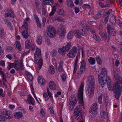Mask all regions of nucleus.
<instances>
[{
    "label": "nucleus",
    "instance_id": "f257e3e1",
    "mask_svg": "<svg viewBox=\"0 0 122 122\" xmlns=\"http://www.w3.org/2000/svg\"><path fill=\"white\" fill-rule=\"evenodd\" d=\"M115 81L116 83L114 84L113 88L111 86V81L110 82H108L107 80L104 81L105 84L106 82L107 85V87L109 90L112 91V90L114 93L115 98L117 100L119 99V96L122 92V80L121 78L118 75V72L116 70L114 71Z\"/></svg>",
    "mask_w": 122,
    "mask_h": 122
},
{
    "label": "nucleus",
    "instance_id": "f03ea898",
    "mask_svg": "<svg viewBox=\"0 0 122 122\" xmlns=\"http://www.w3.org/2000/svg\"><path fill=\"white\" fill-rule=\"evenodd\" d=\"M87 84L88 86V89L86 93L88 97L91 98L93 97L94 94V85L95 80L93 76L92 75L89 76L87 78Z\"/></svg>",
    "mask_w": 122,
    "mask_h": 122
},
{
    "label": "nucleus",
    "instance_id": "7ed1b4c3",
    "mask_svg": "<svg viewBox=\"0 0 122 122\" xmlns=\"http://www.w3.org/2000/svg\"><path fill=\"white\" fill-rule=\"evenodd\" d=\"M107 71L106 69L102 68L101 71V74L100 75V86L102 87H103L105 85V82L104 81L107 80L108 82H110V79L109 76L107 75Z\"/></svg>",
    "mask_w": 122,
    "mask_h": 122
},
{
    "label": "nucleus",
    "instance_id": "20e7f679",
    "mask_svg": "<svg viewBox=\"0 0 122 122\" xmlns=\"http://www.w3.org/2000/svg\"><path fill=\"white\" fill-rule=\"evenodd\" d=\"M34 56V62L36 64L37 63L38 66L37 68V69L40 70L42 67L43 63L41 50L38 48H36Z\"/></svg>",
    "mask_w": 122,
    "mask_h": 122
},
{
    "label": "nucleus",
    "instance_id": "39448f33",
    "mask_svg": "<svg viewBox=\"0 0 122 122\" xmlns=\"http://www.w3.org/2000/svg\"><path fill=\"white\" fill-rule=\"evenodd\" d=\"M97 103H94L92 105L90 108L89 114L90 118H94L96 116L97 113Z\"/></svg>",
    "mask_w": 122,
    "mask_h": 122
},
{
    "label": "nucleus",
    "instance_id": "423d86ee",
    "mask_svg": "<svg viewBox=\"0 0 122 122\" xmlns=\"http://www.w3.org/2000/svg\"><path fill=\"white\" fill-rule=\"evenodd\" d=\"M84 84H81L78 90V97L79 100V104L81 106H83L84 103L83 100V90L84 87Z\"/></svg>",
    "mask_w": 122,
    "mask_h": 122
},
{
    "label": "nucleus",
    "instance_id": "0eeeda50",
    "mask_svg": "<svg viewBox=\"0 0 122 122\" xmlns=\"http://www.w3.org/2000/svg\"><path fill=\"white\" fill-rule=\"evenodd\" d=\"M74 113L76 119L77 120H81L82 118V111L79 107H77L75 108Z\"/></svg>",
    "mask_w": 122,
    "mask_h": 122
},
{
    "label": "nucleus",
    "instance_id": "6e6552de",
    "mask_svg": "<svg viewBox=\"0 0 122 122\" xmlns=\"http://www.w3.org/2000/svg\"><path fill=\"white\" fill-rule=\"evenodd\" d=\"M47 34L50 37L54 38L56 33V30L51 25L48 26L47 30Z\"/></svg>",
    "mask_w": 122,
    "mask_h": 122
},
{
    "label": "nucleus",
    "instance_id": "1a4fd4ad",
    "mask_svg": "<svg viewBox=\"0 0 122 122\" xmlns=\"http://www.w3.org/2000/svg\"><path fill=\"white\" fill-rule=\"evenodd\" d=\"M77 48L76 46L73 47L69 51L67 54V56L70 58L74 57L77 53Z\"/></svg>",
    "mask_w": 122,
    "mask_h": 122
},
{
    "label": "nucleus",
    "instance_id": "9d476101",
    "mask_svg": "<svg viewBox=\"0 0 122 122\" xmlns=\"http://www.w3.org/2000/svg\"><path fill=\"white\" fill-rule=\"evenodd\" d=\"M76 95H74L71 96L70 98L69 104L70 106H74L76 103Z\"/></svg>",
    "mask_w": 122,
    "mask_h": 122
},
{
    "label": "nucleus",
    "instance_id": "9b49d317",
    "mask_svg": "<svg viewBox=\"0 0 122 122\" xmlns=\"http://www.w3.org/2000/svg\"><path fill=\"white\" fill-rule=\"evenodd\" d=\"M108 32L110 35L113 36L115 35L116 32L114 28L111 25H108L107 27Z\"/></svg>",
    "mask_w": 122,
    "mask_h": 122
},
{
    "label": "nucleus",
    "instance_id": "f8f14e48",
    "mask_svg": "<svg viewBox=\"0 0 122 122\" xmlns=\"http://www.w3.org/2000/svg\"><path fill=\"white\" fill-rule=\"evenodd\" d=\"M3 115L6 116H8V118L9 119H10L12 117V114L10 111L7 110H4L1 111Z\"/></svg>",
    "mask_w": 122,
    "mask_h": 122
},
{
    "label": "nucleus",
    "instance_id": "ddd939ff",
    "mask_svg": "<svg viewBox=\"0 0 122 122\" xmlns=\"http://www.w3.org/2000/svg\"><path fill=\"white\" fill-rule=\"evenodd\" d=\"M108 117V114L107 112L103 111L101 112L100 115V120L102 121L104 120L105 118H107Z\"/></svg>",
    "mask_w": 122,
    "mask_h": 122
},
{
    "label": "nucleus",
    "instance_id": "4468645a",
    "mask_svg": "<svg viewBox=\"0 0 122 122\" xmlns=\"http://www.w3.org/2000/svg\"><path fill=\"white\" fill-rule=\"evenodd\" d=\"M66 30L62 26L58 31V33L60 36H62L64 35L66 33Z\"/></svg>",
    "mask_w": 122,
    "mask_h": 122
},
{
    "label": "nucleus",
    "instance_id": "2eb2a0df",
    "mask_svg": "<svg viewBox=\"0 0 122 122\" xmlns=\"http://www.w3.org/2000/svg\"><path fill=\"white\" fill-rule=\"evenodd\" d=\"M8 13H6L5 14V15L6 17H8L9 16L12 18H14L15 15L12 11L10 10H8Z\"/></svg>",
    "mask_w": 122,
    "mask_h": 122
},
{
    "label": "nucleus",
    "instance_id": "dca6fc26",
    "mask_svg": "<svg viewBox=\"0 0 122 122\" xmlns=\"http://www.w3.org/2000/svg\"><path fill=\"white\" fill-rule=\"evenodd\" d=\"M38 83L40 85H44L45 83L46 82L45 79L41 76L38 77Z\"/></svg>",
    "mask_w": 122,
    "mask_h": 122
},
{
    "label": "nucleus",
    "instance_id": "f3484780",
    "mask_svg": "<svg viewBox=\"0 0 122 122\" xmlns=\"http://www.w3.org/2000/svg\"><path fill=\"white\" fill-rule=\"evenodd\" d=\"M27 100L29 104H31L33 105H35V101L33 98L30 95L28 96V97Z\"/></svg>",
    "mask_w": 122,
    "mask_h": 122
},
{
    "label": "nucleus",
    "instance_id": "a211bd4d",
    "mask_svg": "<svg viewBox=\"0 0 122 122\" xmlns=\"http://www.w3.org/2000/svg\"><path fill=\"white\" fill-rule=\"evenodd\" d=\"M66 52L65 50V49L63 46L61 48H60L58 49V53L62 56L66 54Z\"/></svg>",
    "mask_w": 122,
    "mask_h": 122
},
{
    "label": "nucleus",
    "instance_id": "6ab92c4d",
    "mask_svg": "<svg viewBox=\"0 0 122 122\" xmlns=\"http://www.w3.org/2000/svg\"><path fill=\"white\" fill-rule=\"evenodd\" d=\"M42 11L43 15L46 16H47V13L45 5H42Z\"/></svg>",
    "mask_w": 122,
    "mask_h": 122
},
{
    "label": "nucleus",
    "instance_id": "aec40b11",
    "mask_svg": "<svg viewBox=\"0 0 122 122\" xmlns=\"http://www.w3.org/2000/svg\"><path fill=\"white\" fill-rule=\"evenodd\" d=\"M78 56H77L76 57V58L75 59L74 64V71L73 72V74L75 73L77 70V62L78 61Z\"/></svg>",
    "mask_w": 122,
    "mask_h": 122
},
{
    "label": "nucleus",
    "instance_id": "412c9836",
    "mask_svg": "<svg viewBox=\"0 0 122 122\" xmlns=\"http://www.w3.org/2000/svg\"><path fill=\"white\" fill-rule=\"evenodd\" d=\"M2 79L5 82H7V80L6 79V78H9L10 76V75L9 74L7 73L4 74V72H3V74H2Z\"/></svg>",
    "mask_w": 122,
    "mask_h": 122
},
{
    "label": "nucleus",
    "instance_id": "4be33fe9",
    "mask_svg": "<svg viewBox=\"0 0 122 122\" xmlns=\"http://www.w3.org/2000/svg\"><path fill=\"white\" fill-rule=\"evenodd\" d=\"M28 30H23L22 31V35L23 38L25 39L28 38L29 37V34L27 31Z\"/></svg>",
    "mask_w": 122,
    "mask_h": 122
},
{
    "label": "nucleus",
    "instance_id": "5701e85b",
    "mask_svg": "<svg viewBox=\"0 0 122 122\" xmlns=\"http://www.w3.org/2000/svg\"><path fill=\"white\" fill-rule=\"evenodd\" d=\"M23 116L22 113L20 112H16L14 113V117H17V119H20Z\"/></svg>",
    "mask_w": 122,
    "mask_h": 122
},
{
    "label": "nucleus",
    "instance_id": "b1692460",
    "mask_svg": "<svg viewBox=\"0 0 122 122\" xmlns=\"http://www.w3.org/2000/svg\"><path fill=\"white\" fill-rule=\"evenodd\" d=\"M36 42L39 45H41L42 43V37L40 35H38L37 37Z\"/></svg>",
    "mask_w": 122,
    "mask_h": 122
},
{
    "label": "nucleus",
    "instance_id": "393cba45",
    "mask_svg": "<svg viewBox=\"0 0 122 122\" xmlns=\"http://www.w3.org/2000/svg\"><path fill=\"white\" fill-rule=\"evenodd\" d=\"M52 1V0H44L43 2L44 3L43 5H45H45H51L53 4Z\"/></svg>",
    "mask_w": 122,
    "mask_h": 122
},
{
    "label": "nucleus",
    "instance_id": "a878e982",
    "mask_svg": "<svg viewBox=\"0 0 122 122\" xmlns=\"http://www.w3.org/2000/svg\"><path fill=\"white\" fill-rule=\"evenodd\" d=\"M71 42H69L66 46H63L65 49V50L66 51H68L70 50L71 46Z\"/></svg>",
    "mask_w": 122,
    "mask_h": 122
},
{
    "label": "nucleus",
    "instance_id": "bb28decb",
    "mask_svg": "<svg viewBox=\"0 0 122 122\" xmlns=\"http://www.w3.org/2000/svg\"><path fill=\"white\" fill-rule=\"evenodd\" d=\"M20 66L18 68H16L15 67V69L16 70H22L24 69V65L23 64V61H20Z\"/></svg>",
    "mask_w": 122,
    "mask_h": 122
},
{
    "label": "nucleus",
    "instance_id": "cd10ccee",
    "mask_svg": "<svg viewBox=\"0 0 122 122\" xmlns=\"http://www.w3.org/2000/svg\"><path fill=\"white\" fill-rule=\"evenodd\" d=\"M26 74L28 81H31L33 79L32 76L31 74L29 72H27Z\"/></svg>",
    "mask_w": 122,
    "mask_h": 122
},
{
    "label": "nucleus",
    "instance_id": "c85d7f7f",
    "mask_svg": "<svg viewBox=\"0 0 122 122\" xmlns=\"http://www.w3.org/2000/svg\"><path fill=\"white\" fill-rule=\"evenodd\" d=\"M50 88L51 89H54L56 88V86L54 83L52 81H50L49 83Z\"/></svg>",
    "mask_w": 122,
    "mask_h": 122
},
{
    "label": "nucleus",
    "instance_id": "c756f323",
    "mask_svg": "<svg viewBox=\"0 0 122 122\" xmlns=\"http://www.w3.org/2000/svg\"><path fill=\"white\" fill-rule=\"evenodd\" d=\"M30 42L29 40H27L25 42V47L26 49H29L30 46Z\"/></svg>",
    "mask_w": 122,
    "mask_h": 122
},
{
    "label": "nucleus",
    "instance_id": "7c9ffc66",
    "mask_svg": "<svg viewBox=\"0 0 122 122\" xmlns=\"http://www.w3.org/2000/svg\"><path fill=\"white\" fill-rule=\"evenodd\" d=\"M88 61L89 63L92 65L95 64V61L94 58L92 57H90L88 59Z\"/></svg>",
    "mask_w": 122,
    "mask_h": 122
},
{
    "label": "nucleus",
    "instance_id": "2f4dec72",
    "mask_svg": "<svg viewBox=\"0 0 122 122\" xmlns=\"http://www.w3.org/2000/svg\"><path fill=\"white\" fill-rule=\"evenodd\" d=\"M67 5L71 7H72L74 6V5L72 1V0H66Z\"/></svg>",
    "mask_w": 122,
    "mask_h": 122
},
{
    "label": "nucleus",
    "instance_id": "473e14b6",
    "mask_svg": "<svg viewBox=\"0 0 122 122\" xmlns=\"http://www.w3.org/2000/svg\"><path fill=\"white\" fill-rule=\"evenodd\" d=\"M8 69L9 70L12 67H14V68H15V67H16L17 64H15V63H10L8 65Z\"/></svg>",
    "mask_w": 122,
    "mask_h": 122
},
{
    "label": "nucleus",
    "instance_id": "72a5a7b5",
    "mask_svg": "<svg viewBox=\"0 0 122 122\" xmlns=\"http://www.w3.org/2000/svg\"><path fill=\"white\" fill-rule=\"evenodd\" d=\"M16 46L17 49L19 51H20L21 50V46L20 43L19 41H16Z\"/></svg>",
    "mask_w": 122,
    "mask_h": 122
},
{
    "label": "nucleus",
    "instance_id": "f704fd0d",
    "mask_svg": "<svg viewBox=\"0 0 122 122\" xmlns=\"http://www.w3.org/2000/svg\"><path fill=\"white\" fill-rule=\"evenodd\" d=\"M56 10V6H53L52 7V11L49 14V15L50 16H52L54 14Z\"/></svg>",
    "mask_w": 122,
    "mask_h": 122
},
{
    "label": "nucleus",
    "instance_id": "c9c22d12",
    "mask_svg": "<svg viewBox=\"0 0 122 122\" xmlns=\"http://www.w3.org/2000/svg\"><path fill=\"white\" fill-rule=\"evenodd\" d=\"M100 35L103 38L104 37L105 39L107 41V42H108L109 39V37L107 38V36H106L105 34H103L102 32H100Z\"/></svg>",
    "mask_w": 122,
    "mask_h": 122
},
{
    "label": "nucleus",
    "instance_id": "e433bc0d",
    "mask_svg": "<svg viewBox=\"0 0 122 122\" xmlns=\"http://www.w3.org/2000/svg\"><path fill=\"white\" fill-rule=\"evenodd\" d=\"M40 113L41 115V116L43 117H45L46 114V113L44 111V109L42 108L41 109Z\"/></svg>",
    "mask_w": 122,
    "mask_h": 122
},
{
    "label": "nucleus",
    "instance_id": "4c0bfd02",
    "mask_svg": "<svg viewBox=\"0 0 122 122\" xmlns=\"http://www.w3.org/2000/svg\"><path fill=\"white\" fill-rule=\"evenodd\" d=\"M55 72V71L54 67L52 66H51L50 67L49 73L51 74H54Z\"/></svg>",
    "mask_w": 122,
    "mask_h": 122
},
{
    "label": "nucleus",
    "instance_id": "58836bf2",
    "mask_svg": "<svg viewBox=\"0 0 122 122\" xmlns=\"http://www.w3.org/2000/svg\"><path fill=\"white\" fill-rule=\"evenodd\" d=\"M57 51H56L54 50L52 51L51 53V56L52 57L55 56L57 54Z\"/></svg>",
    "mask_w": 122,
    "mask_h": 122
},
{
    "label": "nucleus",
    "instance_id": "ea45409f",
    "mask_svg": "<svg viewBox=\"0 0 122 122\" xmlns=\"http://www.w3.org/2000/svg\"><path fill=\"white\" fill-rule=\"evenodd\" d=\"M23 27L25 30H28L27 22L26 20H24L23 22Z\"/></svg>",
    "mask_w": 122,
    "mask_h": 122
},
{
    "label": "nucleus",
    "instance_id": "a19ab883",
    "mask_svg": "<svg viewBox=\"0 0 122 122\" xmlns=\"http://www.w3.org/2000/svg\"><path fill=\"white\" fill-rule=\"evenodd\" d=\"M43 98L45 99V101H46L49 99V97L46 93L44 92L43 94Z\"/></svg>",
    "mask_w": 122,
    "mask_h": 122
},
{
    "label": "nucleus",
    "instance_id": "79ce46f5",
    "mask_svg": "<svg viewBox=\"0 0 122 122\" xmlns=\"http://www.w3.org/2000/svg\"><path fill=\"white\" fill-rule=\"evenodd\" d=\"M67 37L68 39H70L73 37L72 33L71 32H69L68 33Z\"/></svg>",
    "mask_w": 122,
    "mask_h": 122
},
{
    "label": "nucleus",
    "instance_id": "37998d69",
    "mask_svg": "<svg viewBox=\"0 0 122 122\" xmlns=\"http://www.w3.org/2000/svg\"><path fill=\"white\" fill-rule=\"evenodd\" d=\"M80 71L82 73H84L85 71V67L81 66L80 67Z\"/></svg>",
    "mask_w": 122,
    "mask_h": 122
},
{
    "label": "nucleus",
    "instance_id": "c03bdc74",
    "mask_svg": "<svg viewBox=\"0 0 122 122\" xmlns=\"http://www.w3.org/2000/svg\"><path fill=\"white\" fill-rule=\"evenodd\" d=\"M61 77L62 79V81H65L66 80V76L65 74L62 73L61 75Z\"/></svg>",
    "mask_w": 122,
    "mask_h": 122
},
{
    "label": "nucleus",
    "instance_id": "a18cd8bd",
    "mask_svg": "<svg viewBox=\"0 0 122 122\" xmlns=\"http://www.w3.org/2000/svg\"><path fill=\"white\" fill-rule=\"evenodd\" d=\"M86 64L85 61L84 60H82L81 62V66L86 67Z\"/></svg>",
    "mask_w": 122,
    "mask_h": 122
},
{
    "label": "nucleus",
    "instance_id": "49530a36",
    "mask_svg": "<svg viewBox=\"0 0 122 122\" xmlns=\"http://www.w3.org/2000/svg\"><path fill=\"white\" fill-rule=\"evenodd\" d=\"M82 74L83 73H81L80 71H77V72L76 76H77L78 79H79Z\"/></svg>",
    "mask_w": 122,
    "mask_h": 122
},
{
    "label": "nucleus",
    "instance_id": "de8ad7c7",
    "mask_svg": "<svg viewBox=\"0 0 122 122\" xmlns=\"http://www.w3.org/2000/svg\"><path fill=\"white\" fill-rule=\"evenodd\" d=\"M64 13V11L62 9H60L58 11V13L60 15H62Z\"/></svg>",
    "mask_w": 122,
    "mask_h": 122
},
{
    "label": "nucleus",
    "instance_id": "09e8293b",
    "mask_svg": "<svg viewBox=\"0 0 122 122\" xmlns=\"http://www.w3.org/2000/svg\"><path fill=\"white\" fill-rule=\"evenodd\" d=\"M45 41L46 42L47 44L48 45H50V41L49 39L47 37H46L45 38Z\"/></svg>",
    "mask_w": 122,
    "mask_h": 122
},
{
    "label": "nucleus",
    "instance_id": "8fccbe9b",
    "mask_svg": "<svg viewBox=\"0 0 122 122\" xmlns=\"http://www.w3.org/2000/svg\"><path fill=\"white\" fill-rule=\"evenodd\" d=\"M0 96L3 97L5 96L4 94L3 93V89H0Z\"/></svg>",
    "mask_w": 122,
    "mask_h": 122
},
{
    "label": "nucleus",
    "instance_id": "3c124183",
    "mask_svg": "<svg viewBox=\"0 0 122 122\" xmlns=\"http://www.w3.org/2000/svg\"><path fill=\"white\" fill-rule=\"evenodd\" d=\"M37 26L40 28H41V24L40 22V21L39 20L36 21Z\"/></svg>",
    "mask_w": 122,
    "mask_h": 122
},
{
    "label": "nucleus",
    "instance_id": "603ef678",
    "mask_svg": "<svg viewBox=\"0 0 122 122\" xmlns=\"http://www.w3.org/2000/svg\"><path fill=\"white\" fill-rule=\"evenodd\" d=\"M5 62L3 61H0V65L4 66H5Z\"/></svg>",
    "mask_w": 122,
    "mask_h": 122
},
{
    "label": "nucleus",
    "instance_id": "864d4df0",
    "mask_svg": "<svg viewBox=\"0 0 122 122\" xmlns=\"http://www.w3.org/2000/svg\"><path fill=\"white\" fill-rule=\"evenodd\" d=\"M58 71L59 72H62L64 71V70L63 69V67H58Z\"/></svg>",
    "mask_w": 122,
    "mask_h": 122
},
{
    "label": "nucleus",
    "instance_id": "5fc2aeb1",
    "mask_svg": "<svg viewBox=\"0 0 122 122\" xmlns=\"http://www.w3.org/2000/svg\"><path fill=\"white\" fill-rule=\"evenodd\" d=\"M1 46H0V57H1L4 54L3 51L1 49Z\"/></svg>",
    "mask_w": 122,
    "mask_h": 122
},
{
    "label": "nucleus",
    "instance_id": "6e6d98bb",
    "mask_svg": "<svg viewBox=\"0 0 122 122\" xmlns=\"http://www.w3.org/2000/svg\"><path fill=\"white\" fill-rule=\"evenodd\" d=\"M9 107L10 109H13L15 107V106L14 105H9Z\"/></svg>",
    "mask_w": 122,
    "mask_h": 122
},
{
    "label": "nucleus",
    "instance_id": "4d7b16f0",
    "mask_svg": "<svg viewBox=\"0 0 122 122\" xmlns=\"http://www.w3.org/2000/svg\"><path fill=\"white\" fill-rule=\"evenodd\" d=\"M4 31L3 30L0 31V36L2 37L4 35Z\"/></svg>",
    "mask_w": 122,
    "mask_h": 122
},
{
    "label": "nucleus",
    "instance_id": "13d9d810",
    "mask_svg": "<svg viewBox=\"0 0 122 122\" xmlns=\"http://www.w3.org/2000/svg\"><path fill=\"white\" fill-rule=\"evenodd\" d=\"M13 49V48L11 46H8L7 47V51H12Z\"/></svg>",
    "mask_w": 122,
    "mask_h": 122
},
{
    "label": "nucleus",
    "instance_id": "bf43d9fd",
    "mask_svg": "<svg viewBox=\"0 0 122 122\" xmlns=\"http://www.w3.org/2000/svg\"><path fill=\"white\" fill-rule=\"evenodd\" d=\"M96 59L98 64H99V56H98L96 57Z\"/></svg>",
    "mask_w": 122,
    "mask_h": 122
},
{
    "label": "nucleus",
    "instance_id": "052dcab7",
    "mask_svg": "<svg viewBox=\"0 0 122 122\" xmlns=\"http://www.w3.org/2000/svg\"><path fill=\"white\" fill-rule=\"evenodd\" d=\"M5 23L8 26H10V25L11 24L10 22L7 21L6 20L5 21Z\"/></svg>",
    "mask_w": 122,
    "mask_h": 122
},
{
    "label": "nucleus",
    "instance_id": "680f3d73",
    "mask_svg": "<svg viewBox=\"0 0 122 122\" xmlns=\"http://www.w3.org/2000/svg\"><path fill=\"white\" fill-rule=\"evenodd\" d=\"M102 94H101L100 97V104H101L102 102Z\"/></svg>",
    "mask_w": 122,
    "mask_h": 122
},
{
    "label": "nucleus",
    "instance_id": "e2e57ef3",
    "mask_svg": "<svg viewBox=\"0 0 122 122\" xmlns=\"http://www.w3.org/2000/svg\"><path fill=\"white\" fill-rule=\"evenodd\" d=\"M75 11L76 13H77L79 11V9L78 8L75 7Z\"/></svg>",
    "mask_w": 122,
    "mask_h": 122
},
{
    "label": "nucleus",
    "instance_id": "0e129e2a",
    "mask_svg": "<svg viewBox=\"0 0 122 122\" xmlns=\"http://www.w3.org/2000/svg\"><path fill=\"white\" fill-rule=\"evenodd\" d=\"M63 62L62 61H60L59 63V66L58 67H63Z\"/></svg>",
    "mask_w": 122,
    "mask_h": 122
},
{
    "label": "nucleus",
    "instance_id": "69168bd1",
    "mask_svg": "<svg viewBox=\"0 0 122 122\" xmlns=\"http://www.w3.org/2000/svg\"><path fill=\"white\" fill-rule=\"evenodd\" d=\"M119 62L118 60H116L115 62V65L117 66H118L119 64Z\"/></svg>",
    "mask_w": 122,
    "mask_h": 122
},
{
    "label": "nucleus",
    "instance_id": "338daca9",
    "mask_svg": "<svg viewBox=\"0 0 122 122\" xmlns=\"http://www.w3.org/2000/svg\"><path fill=\"white\" fill-rule=\"evenodd\" d=\"M78 34L81 35H83L85 34V32H81V30L78 31Z\"/></svg>",
    "mask_w": 122,
    "mask_h": 122
},
{
    "label": "nucleus",
    "instance_id": "774afa93",
    "mask_svg": "<svg viewBox=\"0 0 122 122\" xmlns=\"http://www.w3.org/2000/svg\"><path fill=\"white\" fill-rule=\"evenodd\" d=\"M6 57L9 58L10 60H11L12 58L11 55L10 54L7 55L6 56Z\"/></svg>",
    "mask_w": 122,
    "mask_h": 122
}]
</instances>
